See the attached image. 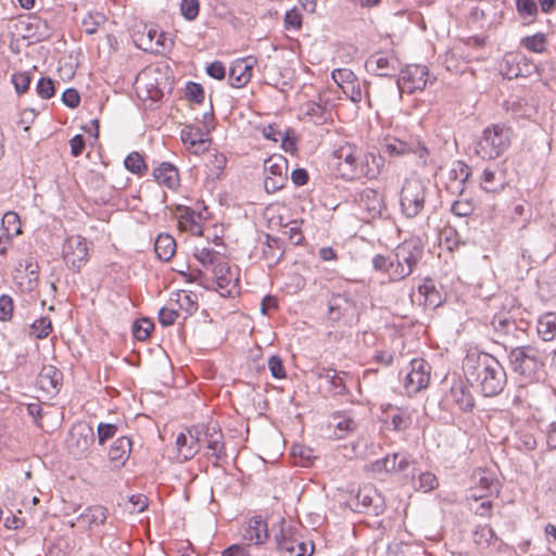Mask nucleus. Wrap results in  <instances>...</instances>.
I'll return each mask as SVG.
<instances>
[{
    "label": "nucleus",
    "mask_w": 556,
    "mask_h": 556,
    "mask_svg": "<svg viewBox=\"0 0 556 556\" xmlns=\"http://www.w3.org/2000/svg\"><path fill=\"white\" fill-rule=\"evenodd\" d=\"M463 371L466 381L485 397L498 395L507 383L503 365L485 352H467L463 361Z\"/></svg>",
    "instance_id": "f257e3e1"
},
{
    "label": "nucleus",
    "mask_w": 556,
    "mask_h": 556,
    "mask_svg": "<svg viewBox=\"0 0 556 556\" xmlns=\"http://www.w3.org/2000/svg\"><path fill=\"white\" fill-rule=\"evenodd\" d=\"M513 131L504 124L486 127L476 142V153L485 160L498 157L510 146Z\"/></svg>",
    "instance_id": "f03ea898"
},
{
    "label": "nucleus",
    "mask_w": 556,
    "mask_h": 556,
    "mask_svg": "<svg viewBox=\"0 0 556 556\" xmlns=\"http://www.w3.org/2000/svg\"><path fill=\"white\" fill-rule=\"evenodd\" d=\"M92 250V242L84 236L70 235L61 244V258L70 271L77 274L88 264Z\"/></svg>",
    "instance_id": "7ed1b4c3"
},
{
    "label": "nucleus",
    "mask_w": 556,
    "mask_h": 556,
    "mask_svg": "<svg viewBox=\"0 0 556 556\" xmlns=\"http://www.w3.org/2000/svg\"><path fill=\"white\" fill-rule=\"evenodd\" d=\"M508 362L511 370L522 377L533 378L544 365L543 353L534 345L510 346Z\"/></svg>",
    "instance_id": "20e7f679"
},
{
    "label": "nucleus",
    "mask_w": 556,
    "mask_h": 556,
    "mask_svg": "<svg viewBox=\"0 0 556 556\" xmlns=\"http://www.w3.org/2000/svg\"><path fill=\"white\" fill-rule=\"evenodd\" d=\"M429 81L428 67L420 64L407 65L401 71L395 85H391L384 92L380 94L384 100L402 97L403 92L413 93L416 90H424Z\"/></svg>",
    "instance_id": "39448f33"
},
{
    "label": "nucleus",
    "mask_w": 556,
    "mask_h": 556,
    "mask_svg": "<svg viewBox=\"0 0 556 556\" xmlns=\"http://www.w3.org/2000/svg\"><path fill=\"white\" fill-rule=\"evenodd\" d=\"M424 254L422 245L417 240L404 241L399 244L393 254L392 281H400L408 277Z\"/></svg>",
    "instance_id": "423d86ee"
},
{
    "label": "nucleus",
    "mask_w": 556,
    "mask_h": 556,
    "mask_svg": "<svg viewBox=\"0 0 556 556\" xmlns=\"http://www.w3.org/2000/svg\"><path fill=\"white\" fill-rule=\"evenodd\" d=\"M427 193L428 187L419 179H409L404 182L400 203L406 217H416L424 210Z\"/></svg>",
    "instance_id": "0eeeda50"
},
{
    "label": "nucleus",
    "mask_w": 556,
    "mask_h": 556,
    "mask_svg": "<svg viewBox=\"0 0 556 556\" xmlns=\"http://www.w3.org/2000/svg\"><path fill=\"white\" fill-rule=\"evenodd\" d=\"M288 161L285 156L274 154L264 161V188L274 193L283 188L287 181Z\"/></svg>",
    "instance_id": "6e6552de"
},
{
    "label": "nucleus",
    "mask_w": 556,
    "mask_h": 556,
    "mask_svg": "<svg viewBox=\"0 0 556 556\" xmlns=\"http://www.w3.org/2000/svg\"><path fill=\"white\" fill-rule=\"evenodd\" d=\"M384 152L391 156H403L409 153L415 154L422 164L429 155L427 147L418 139L410 137L408 140L393 138L384 143Z\"/></svg>",
    "instance_id": "1a4fd4ad"
},
{
    "label": "nucleus",
    "mask_w": 556,
    "mask_h": 556,
    "mask_svg": "<svg viewBox=\"0 0 556 556\" xmlns=\"http://www.w3.org/2000/svg\"><path fill=\"white\" fill-rule=\"evenodd\" d=\"M409 368L404 378V388L412 394L427 388L430 381V366L424 358H415L409 363Z\"/></svg>",
    "instance_id": "9d476101"
},
{
    "label": "nucleus",
    "mask_w": 556,
    "mask_h": 556,
    "mask_svg": "<svg viewBox=\"0 0 556 556\" xmlns=\"http://www.w3.org/2000/svg\"><path fill=\"white\" fill-rule=\"evenodd\" d=\"M491 325L495 333L504 339L503 345L505 350L514 346L515 341H521V337L525 334V330L506 313L494 315Z\"/></svg>",
    "instance_id": "9b49d317"
},
{
    "label": "nucleus",
    "mask_w": 556,
    "mask_h": 556,
    "mask_svg": "<svg viewBox=\"0 0 556 556\" xmlns=\"http://www.w3.org/2000/svg\"><path fill=\"white\" fill-rule=\"evenodd\" d=\"M339 160L338 170L345 180L356 179V168L361 152L351 144H345L337 149L333 153Z\"/></svg>",
    "instance_id": "f8f14e48"
},
{
    "label": "nucleus",
    "mask_w": 556,
    "mask_h": 556,
    "mask_svg": "<svg viewBox=\"0 0 556 556\" xmlns=\"http://www.w3.org/2000/svg\"><path fill=\"white\" fill-rule=\"evenodd\" d=\"M384 165V159L374 151L359 155L356 168V179L366 177L368 179L377 178Z\"/></svg>",
    "instance_id": "ddd939ff"
},
{
    "label": "nucleus",
    "mask_w": 556,
    "mask_h": 556,
    "mask_svg": "<svg viewBox=\"0 0 556 556\" xmlns=\"http://www.w3.org/2000/svg\"><path fill=\"white\" fill-rule=\"evenodd\" d=\"M359 206L366 211L368 218H379L386 210L382 194L371 188H365L359 193Z\"/></svg>",
    "instance_id": "4468645a"
},
{
    "label": "nucleus",
    "mask_w": 556,
    "mask_h": 556,
    "mask_svg": "<svg viewBox=\"0 0 556 556\" xmlns=\"http://www.w3.org/2000/svg\"><path fill=\"white\" fill-rule=\"evenodd\" d=\"M253 64L254 61L251 59L235 61L229 68L228 80L230 86L235 88L245 86L252 77Z\"/></svg>",
    "instance_id": "2eb2a0df"
},
{
    "label": "nucleus",
    "mask_w": 556,
    "mask_h": 556,
    "mask_svg": "<svg viewBox=\"0 0 556 556\" xmlns=\"http://www.w3.org/2000/svg\"><path fill=\"white\" fill-rule=\"evenodd\" d=\"M450 396L463 412H471L475 407V397L469 387L460 379L455 380L451 386Z\"/></svg>",
    "instance_id": "dca6fc26"
},
{
    "label": "nucleus",
    "mask_w": 556,
    "mask_h": 556,
    "mask_svg": "<svg viewBox=\"0 0 556 556\" xmlns=\"http://www.w3.org/2000/svg\"><path fill=\"white\" fill-rule=\"evenodd\" d=\"M175 444L181 462L191 459L200 450V439L198 435H193L191 430H188V434L180 432Z\"/></svg>",
    "instance_id": "f3484780"
},
{
    "label": "nucleus",
    "mask_w": 556,
    "mask_h": 556,
    "mask_svg": "<svg viewBox=\"0 0 556 556\" xmlns=\"http://www.w3.org/2000/svg\"><path fill=\"white\" fill-rule=\"evenodd\" d=\"M355 308V302L342 294H334L328 304L329 318L337 321L343 316H349Z\"/></svg>",
    "instance_id": "a211bd4d"
},
{
    "label": "nucleus",
    "mask_w": 556,
    "mask_h": 556,
    "mask_svg": "<svg viewBox=\"0 0 556 556\" xmlns=\"http://www.w3.org/2000/svg\"><path fill=\"white\" fill-rule=\"evenodd\" d=\"M244 540L256 545L263 544L268 538L267 523L261 516H254L249 520L243 533Z\"/></svg>",
    "instance_id": "6ab92c4d"
},
{
    "label": "nucleus",
    "mask_w": 556,
    "mask_h": 556,
    "mask_svg": "<svg viewBox=\"0 0 556 556\" xmlns=\"http://www.w3.org/2000/svg\"><path fill=\"white\" fill-rule=\"evenodd\" d=\"M397 61L384 54H374L366 61V66L370 67L377 76H392L391 72L396 71Z\"/></svg>",
    "instance_id": "aec40b11"
},
{
    "label": "nucleus",
    "mask_w": 556,
    "mask_h": 556,
    "mask_svg": "<svg viewBox=\"0 0 556 556\" xmlns=\"http://www.w3.org/2000/svg\"><path fill=\"white\" fill-rule=\"evenodd\" d=\"M152 175L154 181L157 182L159 185H164L169 189H174L176 186H178V170L170 163H161L157 167L153 169Z\"/></svg>",
    "instance_id": "412c9836"
},
{
    "label": "nucleus",
    "mask_w": 556,
    "mask_h": 556,
    "mask_svg": "<svg viewBox=\"0 0 556 556\" xmlns=\"http://www.w3.org/2000/svg\"><path fill=\"white\" fill-rule=\"evenodd\" d=\"M263 258L269 266L278 264L285 254V242L279 238L266 235V242L263 248Z\"/></svg>",
    "instance_id": "4be33fe9"
},
{
    "label": "nucleus",
    "mask_w": 556,
    "mask_h": 556,
    "mask_svg": "<svg viewBox=\"0 0 556 556\" xmlns=\"http://www.w3.org/2000/svg\"><path fill=\"white\" fill-rule=\"evenodd\" d=\"M180 138L186 146L194 148L195 153L199 150H206L207 139L199 127L185 126L180 131Z\"/></svg>",
    "instance_id": "5701e85b"
},
{
    "label": "nucleus",
    "mask_w": 556,
    "mask_h": 556,
    "mask_svg": "<svg viewBox=\"0 0 556 556\" xmlns=\"http://www.w3.org/2000/svg\"><path fill=\"white\" fill-rule=\"evenodd\" d=\"M480 186L485 192L496 193L505 188L506 181L503 176L496 174L495 169L486 167L481 174Z\"/></svg>",
    "instance_id": "b1692460"
},
{
    "label": "nucleus",
    "mask_w": 556,
    "mask_h": 556,
    "mask_svg": "<svg viewBox=\"0 0 556 556\" xmlns=\"http://www.w3.org/2000/svg\"><path fill=\"white\" fill-rule=\"evenodd\" d=\"M176 250L174 238L167 233H161L154 241V252L159 260L169 261Z\"/></svg>",
    "instance_id": "393cba45"
},
{
    "label": "nucleus",
    "mask_w": 556,
    "mask_h": 556,
    "mask_svg": "<svg viewBox=\"0 0 556 556\" xmlns=\"http://www.w3.org/2000/svg\"><path fill=\"white\" fill-rule=\"evenodd\" d=\"M71 440L79 451H87L93 442V431L91 427L78 425L71 430Z\"/></svg>",
    "instance_id": "a878e982"
},
{
    "label": "nucleus",
    "mask_w": 556,
    "mask_h": 556,
    "mask_svg": "<svg viewBox=\"0 0 556 556\" xmlns=\"http://www.w3.org/2000/svg\"><path fill=\"white\" fill-rule=\"evenodd\" d=\"M172 301L177 304L178 309L186 313L185 318L193 315L198 311V298L193 292L178 291L175 293V299H172Z\"/></svg>",
    "instance_id": "bb28decb"
},
{
    "label": "nucleus",
    "mask_w": 556,
    "mask_h": 556,
    "mask_svg": "<svg viewBox=\"0 0 556 556\" xmlns=\"http://www.w3.org/2000/svg\"><path fill=\"white\" fill-rule=\"evenodd\" d=\"M538 334L543 341H551L556 336V314L546 313L539 318L536 325Z\"/></svg>",
    "instance_id": "cd10ccee"
},
{
    "label": "nucleus",
    "mask_w": 556,
    "mask_h": 556,
    "mask_svg": "<svg viewBox=\"0 0 556 556\" xmlns=\"http://www.w3.org/2000/svg\"><path fill=\"white\" fill-rule=\"evenodd\" d=\"M331 425L334 428L336 435L338 438H343L345 433L353 432L357 428V422L352 416L341 413L333 415Z\"/></svg>",
    "instance_id": "c85d7f7f"
},
{
    "label": "nucleus",
    "mask_w": 556,
    "mask_h": 556,
    "mask_svg": "<svg viewBox=\"0 0 556 556\" xmlns=\"http://www.w3.org/2000/svg\"><path fill=\"white\" fill-rule=\"evenodd\" d=\"M342 375L346 376L348 374L343 371L339 372L332 368H323L318 376L321 379H326L337 394H344L346 392V388Z\"/></svg>",
    "instance_id": "c756f323"
},
{
    "label": "nucleus",
    "mask_w": 556,
    "mask_h": 556,
    "mask_svg": "<svg viewBox=\"0 0 556 556\" xmlns=\"http://www.w3.org/2000/svg\"><path fill=\"white\" fill-rule=\"evenodd\" d=\"M3 235L16 237L22 233V223L17 213L7 212L1 222Z\"/></svg>",
    "instance_id": "7c9ffc66"
},
{
    "label": "nucleus",
    "mask_w": 556,
    "mask_h": 556,
    "mask_svg": "<svg viewBox=\"0 0 556 556\" xmlns=\"http://www.w3.org/2000/svg\"><path fill=\"white\" fill-rule=\"evenodd\" d=\"M177 212H178L179 224L181 226H184V227L189 226L190 230L193 232L201 231V226L199 223V219L201 218L200 214H197L192 208L187 207V206L178 207Z\"/></svg>",
    "instance_id": "2f4dec72"
},
{
    "label": "nucleus",
    "mask_w": 556,
    "mask_h": 556,
    "mask_svg": "<svg viewBox=\"0 0 556 556\" xmlns=\"http://www.w3.org/2000/svg\"><path fill=\"white\" fill-rule=\"evenodd\" d=\"M131 442L126 437H121L114 441L110 451L109 457L114 462H122L127 458L130 452Z\"/></svg>",
    "instance_id": "473e14b6"
},
{
    "label": "nucleus",
    "mask_w": 556,
    "mask_h": 556,
    "mask_svg": "<svg viewBox=\"0 0 556 556\" xmlns=\"http://www.w3.org/2000/svg\"><path fill=\"white\" fill-rule=\"evenodd\" d=\"M207 437V448L212 451V456L217 460L226 456L225 446L222 442L223 434L219 430L212 428V432L206 433Z\"/></svg>",
    "instance_id": "72a5a7b5"
},
{
    "label": "nucleus",
    "mask_w": 556,
    "mask_h": 556,
    "mask_svg": "<svg viewBox=\"0 0 556 556\" xmlns=\"http://www.w3.org/2000/svg\"><path fill=\"white\" fill-rule=\"evenodd\" d=\"M106 508L100 505L92 506L80 516V519L89 527L103 525L106 520Z\"/></svg>",
    "instance_id": "f704fd0d"
},
{
    "label": "nucleus",
    "mask_w": 556,
    "mask_h": 556,
    "mask_svg": "<svg viewBox=\"0 0 556 556\" xmlns=\"http://www.w3.org/2000/svg\"><path fill=\"white\" fill-rule=\"evenodd\" d=\"M546 36L543 33H536L521 39V46L534 53H543L546 50Z\"/></svg>",
    "instance_id": "c9c22d12"
},
{
    "label": "nucleus",
    "mask_w": 556,
    "mask_h": 556,
    "mask_svg": "<svg viewBox=\"0 0 556 556\" xmlns=\"http://www.w3.org/2000/svg\"><path fill=\"white\" fill-rule=\"evenodd\" d=\"M52 321L49 317H40L36 319L31 326L29 334L35 339H46L52 332Z\"/></svg>",
    "instance_id": "e433bc0d"
},
{
    "label": "nucleus",
    "mask_w": 556,
    "mask_h": 556,
    "mask_svg": "<svg viewBox=\"0 0 556 556\" xmlns=\"http://www.w3.org/2000/svg\"><path fill=\"white\" fill-rule=\"evenodd\" d=\"M418 292L424 296V303L430 307H438L441 304L440 293L431 282H425L419 286Z\"/></svg>",
    "instance_id": "4c0bfd02"
},
{
    "label": "nucleus",
    "mask_w": 556,
    "mask_h": 556,
    "mask_svg": "<svg viewBox=\"0 0 556 556\" xmlns=\"http://www.w3.org/2000/svg\"><path fill=\"white\" fill-rule=\"evenodd\" d=\"M105 16L99 12H90L83 20V27L86 34L93 35L100 26L105 23Z\"/></svg>",
    "instance_id": "58836bf2"
},
{
    "label": "nucleus",
    "mask_w": 556,
    "mask_h": 556,
    "mask_svg": "<svg viewBox=\"0 0 556 556\" xmlns=\"http://www.w3.org/2000/svg\"><path fill=\"white\" fill-rule=\"evenodd\" d=\"M155 37L154 41L141 43V51L149 52L151 54H160L166 49V35L163 31L154 30L152 33Z\"/></svg>",
    "instance_id": "ea45409f"
},
{
    "label": "nucleus",
    "mask_w": 556,
    "mask_h": 556,
    "mask_svg": "<svg viewBox=\"0 0 556 556\" xmlns=\"http://www.w3.org/2000/svg\"><path fill=\"white\" fill-rule=\"evenodd\" d=\"M395 462H396V454H388L383 458L377 459L376 462L370 464L371 471L376 473L380 472H389L393 473L395 472Z\"/></svg>",
    "instance_id": "a19ab883"
},
{
    "label": "nucleus",
    "mask_w": 556,
    "mask_h": 556,
    "mask_svg": "<svg viewBox=\"0 0 556 556\" xmlns=\"http://www.w3.org/2000/svg\"><path fill=\"white\" fill-rule=\"evenodd\" d=\"M452 174L454 176V179L458 180V186L456 188L457 189L456 191L462 194L464 191L465 182L471 176V167L468 166L466 163L458 161L456 163V166L452 169Z\"/></svg>",
    "instance_id": "79ce46f5"
},
{
    "label": "nucleus",
    "mask_w": 556,
    "mask_h": 556,
    "mask_svg": "<svg viewBox=\"0 0 556 556\" xmlns=\"http://www.w3.org/2000/svg\"><path fill=\"white\" fill-rule=\"evenodd\" d=\"M213 273L216 278V285L220 290L227 289L231 283V278L227 275L230 274V268L227 263L219 262L214 265Z\"/></svg>",
    "instance_id": "37998d69"
},
{
    "label": "nucleus",
    "mask_w": 556,
    "mask_h": 556,
    "mask_svg": "<svg viewBox=\"0 0 556 556\" xmlns=\"http://www.w3.org/2000/svg\"><path fill=\"white\" fill-rule=\"evenodd\" d=\"M516 10L521 18L533 20L538 14L535 0H516Z\"/></svg>",
    "instance_id": "c03bdc74"
},
{
    "label": "nucleus",
    "mask_w": 556,
    "mask_h": 556,
    "mask_svg": "<svg viewBox=\"0 0 556 556\" xmlns=\"http://www.w3.org/2000/svg\"><path fill=\"white\" fill-rule=\"evenodd\" d=\"M147 93L148 99H141V104L146 110H154L156 106L155 104L162 99L163 91L159 87V83H156V86L154 85H147Z\"/></svg>",
    "instance_id": "a18cd8bd"
},
{
    "label": "nucleus",
    "mask_w": 556,
    "mask_h": 556,
    "mask_svg": "<svg viewBox=\"0 0 556 556\" xmlns=\"http://www.w3.org/2000/svg\"><path fill=\"white\" fill-rule=\"evenodd\" d=\"M372 267L377 271L387 273L390 280H392L393 258L392 256H384L382 254H376L372 257Z\"/></svg>",
    "instance_id": "49530a36"
},
{
    "label": "nucleus",
    "mask_w": 556,
    "mask_h": 556,
    "mask_svg": "<svg viewBox=\"0 0 556 556\" xmlns=\"http://www.w3.org/2000/svg\"><path fill=\"white\" fill-rule=\"evenodd\" d=\"M327 108L321 103L309 102L306 109V115L309 116L314 123L321 124L327 119Z\"/></svg>",
    "instance_id": "de8ad7c7"
},
{
    "label": "nucleus",
    "mask_w": 556,
    "mask_h": 556,
    "mask_svg": "<svg viewBox=\"0 0 556 556\" xmlns=\"http://www.w3.org/2000/svg\"><path fill=\"white\" fill-rule=\"evenodd\" d=\"M451 211L458 217H467L473 213L475 205L472 201L468 199L457 200L452 204Z\"/></svg>",
    "instance_id": "09e8293b"
},
{
    "label": "nucleus",
    "mask_w": 556,
    "mask_h": 556,
    "mask_svg": "<svg viewBox=\"0 0 556 556\" xmlns=\"http://www.w3.org/2000/svg\"><path fill=\"white\" fill-rule=\"evenodd\" d=\"M60 378L61 374L53 366L43 367L42 371L39 375V381L43 388L46 387V381L48 380L50 386L53 389H56L59 386Z\"/></svg>",
    "instance_id": "8fccbe9b"
},
{
    "label": "nucleus",
    "mask_w": 556,
    "mask_h": 556,
    "mask_svg": "<svg viewBox=\"0 0 556 556\" xmlns=\"http://www.w3.org/2000/svg\"><path fill=\"white\" fill-rule=\"evenodd\" d=\"M331 77L338 87L342 89V86L353 83L356 75L349 68H337L332 71Z\"/></svg>",
    "instance_id": "3c124183"
},
{
    "label": "nucleus",
    "mask_w": 556,
    "mask_h": 556,
    "mask_svg": "<svg viewBox=\"0 0 556 556\" xmlns=\"http://www.w3.org/2000/svg\"><path fill=\"white\" fill-rule=\"evenodd\" d=\"M342 91L354 103H358L363 99V91L357 77L353 83L342 86Z\"/></svg>",
    "instance_id": "603ef678"
},
{
    "label": "nucleus",
    "mask_w": 556,
    "mask_h": 556,
    "mask_svg": "<svg viewBox=\"0 0 556 556\" xmlns=\"http://www.w3.org/2000/svg\"><path fill=\"white\" fill-rule=\"evenodd\" d=\"M11 80L18 94L25 93L30 85V76L26 72L14 73Z\"/></svg>",
    "instance_id": "864d4df0"
},
{
    "label": "nucleus",
    "mask_w": 556,
    "mask_h": 556,
    "mask_svg": "<svg viewBox=\"0 0 556 556\" xmlns=\"http://www.w3.org/2000/svg\"><path fill=\"white\" fill-rule=\"evenodd\" d=\"M14 312V302L10 295L0 296V321H9Z\"/></svg>",
    "instance_id": "5fc2aeb1"
},
{
    "label": "nucleus",
    "mask_w": 556,
    "mask_h": 556,
    "mask_svg": "<svg viewBox=\"0 0 556 556\" xmlns=\"http://www.w3.org/2000/svg\"><path fill=\"white\" fill-rule=\"evenodd\" d=\"M38 96L42 99H50L55 94V88L52 79L43 77L40 78L36 86Z\"/></svg>",
    "instance_id": "6e6d98bb"
},
{
    "label": "nucleus",
    "mask_w": 556,
    "mask_h": 556,
    "mask_svg": "<svg viewBox=\"0 0 556 556\" xmlns=\"http://www.w3.org/2000/svg\"><path fill=\"white\" fill-rule=\"evenodd\" d=\"M302 26V15L296 9H291L285 14V28L287 30H299Z\"/></svg>",
    "instance_id": "4d7b16f0"
},
{
    "label": "nucleus",
    "mask_w": 556,
    "mask_h": 556,
    "mask_svg": "<svg viewBox=\"0 0 556 556\" xmlns=\"http://www.w3.org/2000/svg\"><path fill=\"white\" fill-rule=\"evenodd\" d=\"M276 544L277 548L281 553L289 554L288 556H292L296 552V543L295 541L288 539L282 531H280L279 535H276Z\"/></svg>",
    "instance_id": "13d9d810"
},
{
    "label": "nucleus",
    "mask_w": 556,
    "mask_h": 556,
    "mask_svg": "<svg viewBox=\"0 0 556 556\" xmlns=\"http://www.w3.org/2000/svg\"><path fill=\"white\" fill-rule=\"evenodd\" d=\"M199 0H181L180 11L188 21H193L199 14Z\"/></svg>",
    "instance_id": "bf43d9fd"
},
{
    "label": "nucleus",
    "mask_w": 556,
    "mask_h": 556,
    "mask_svg": "<svg viewBox=\"0 0 556 556\" xmlns=\"http://www.w3.org/2000/svg\"><path fill=\"white\" fill-rule=\"evenodd\" d=\"M186 97L192 102L202 103L204 100V89L200 84L189 81L186 87Z\"/></svg>",
    "instance_id": "052dcab7"
},
{
    "label": "nucleus",
    "mask_w": 556,
    "mask_h": 556,
    "mask_svg": "<svg viewBox=\"0 0 556 556\" xmlns=\"http://www.w3.org/2000/svg\"><path fill=\"white\" fill-rule=\"evenodd\" d=\"M478 486L481 490V493L473 496L484 497L488 493H492L493 489L496 486V480L491 475L483 472V475L478 480Z\"/></svg>",
    "instance_id": "680f3d73"
},
{
    "label": "nucleus",
    "mask_w": 556,
    "mask_h": 556,
    "mask_svg": "<svg viewBox=\"0 0 556 556\" xmlns=\"http://www.w3.org/2000/svg\"><path fill=\"white\" fill-rule=\"evenodd\" d=\"M419 485L418 490H421L424 492H429L434 490L438 486V479L437 477L431 472H421L419 475Z\"/></svg>",
    "instance_id": "e2e57ef3"
},
{
    "label": "nucleus",
    "mask_w": 556,
    "mask_h": 556,
    "mask_svg": "<svg viewBox=\"0 0 556 556\" xmlns=\"http://www.w3.org/2000/svg\"><path fill=\"white\" fill-rule=\"evenodd\" d=\"M268 368L270 374L276 379H282L286 377V370L282 364V359L277 355H271L268 359Z\"/></svg>",
    "instance_id": "0e129e2a"
},
{
    "label": "nucleus",
    "mask_w": 556,
    "mask_h": 556,
    "mask_svg": "<svg viewBox=\"0 0 556 556\" xmlns=\"http://www.w3.org/2000/svg\"><path fill=\"white\" fill-rule=\"evenodd\" d=\"M117 431V427L113 424H99L98 426V440L100 444H104L109 439H112Z\"/></svg>",
    "instance_id": "69168bd1"
},
{
    "label": "nucleus",
    "mask_w": 556,
    "mask_h": 556,
    "mask_svg": "<svg viewBox=\"0 0 556 556\" xmlns=\"http://www.w3.org/2000/svg\"><path fill=\"white\" fill-rule=\"evenodd\" d=\"M285 233L295 245L301 244L304 239L296 220H293L286 226Z\"/></svg>",
    "instance_id": "338daca9"
},
{
    "label": "nucleus",
    "mask_w": 556,
    "mask_h": 556,
    "mask_svg": "<svg viewBox=\"0 0 556 556\" xmlns=\"http://www.w3.org/2000/svg\"><path fill=\"white\" fill-rule=\"evenodd\" d=\"M375 491L371 488H364L358 491L356 495L357 504L363 508H369L372 506Z\"/></svg>",
    "instance_id": "774afa93"
}]
</instances>
